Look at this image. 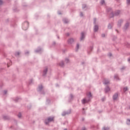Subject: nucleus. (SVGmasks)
<instances>
[{
  "label": "nucleus",
  "instance_id": "20e7f679",
  "mask_svg": "<svg viewBox=\"0 0 130 130\" xmlns=\"http://www.w3.org/2000/svg\"><path fill=\"white\" fill-rule=\"evenodd\" d=\"M85 37V34L84 32L81 33V40H83L84 39V38Z\"/></svg>",
  "mask_w": 130,
  "mask_h": 130
},
{
  "label": "nucleus",
  "instance_id": "2eb2a0df",
  "mask_svg": "<svg viewBox=\"0 0 130 130\" xmlns=\"http://www.w3.org/2000/svg\"><path fill=\"white\" fill-rule=\"evenodd\" d=\"M23 30H27L28 27H26V28H25V27H24V26L22 27Z\"/></svg>",
  "mask_w": 130,
  "mask_h": 130
},
{
  "label": "nucleus",
  "instance_id": "dca6fc26",
  "mask_svg": "<svg viewBox=\"0 0 130 130\" xmlns=\"http://www.w3.org/2000/svg\"><path fill=\"white\" fill-rule=\"evenodd\" d=\"M111 25H108V28H109V29H111Z\"/></svg>",
  "mask_w": 130,
  "mask_h": 130
},
{
  "label": "nucleus",
  "instance_id": "9b49d317",
  "mask_svg": "<svg viewBox=\"0 0 130 130\" xmlns=\"http://www.w3.org/2000/svg\"><path fill=\"white\" fill-rule=\"evenodd\" d=\"M87 96L90 98L92 96V94H91V93L89 92L88 94H87Z\"/></svg>",
  "mask_w": 130,
  "mask_h": 130
},
{
  "label": "nucleus",
  "instance_id": "4468645a",
  "mask_svg": "<svg viewBox=\"0 0 130 130\" xmlns=\"http://www.w3.org/2000/svg\"><path fill=\"white\" fill-rule=\"evenodd\" d=\"M39 90H41L42 89V85H41L39 87Z\"/></svg>",
  "mask_w": 130,
  "mask_h": 130
},
{
  "label": "nucleus",
  "instance_id": "f257e3e1",
  "mask_svg": "<svg viewBox=\"0 0 130 130\" xmlns=\"http://www.w3.org/2000/svg\"><path fill=\"white\" fill-rule=\"evenodd\" d=\"M53 120H54V118L53 117H50L48 118L47 119L45 120V123H46V124H48L49 122H51V121H53Z\"/></svg>",
  "mask_w": 130,
  "mask_h": 130
},
{
  "label": "nucleus",
  "instance_id": "412c9836",
  "mask_svg": "<svg viewBox=\"0 0 130 130\" xmlns=\"http://www.w3.org/2000/svg\"><path fill=\"white\" fill-rule=\"evenodd\" d=\"M18 117H21V114H18Z\"/></svg>",
  "mask_w": 130,
  "mask_h": 130
},
{
  "label": "nucleus",
  "instance_id": "39448f33",
  "mask_svg": "<svg viewBox=\"0 0 130 130\" xmlns=\"http://www.w3.org/2000/svg\"><path fill=\"white\" fill-rule=\"evenodd\" d=\"M94 30L95 32L98 31V26L95 25V26H94Z\"/></svg>",
  "mask_w": 130,
  "mask_h": 130
},
{
  "label": "nucleus",
  "instance_id": "a211bd4d",
  "mask_svg": "<svg viewBox=\"0 0 130 130\" xmlns=\"http://www.w3.org/2000/svg\"><path fill=\"white\" fill-rule=\"evenodd\" d=\"M3 4V1L2 0H0V5H2Z\"/></svg>",
  "mask_w": 130,
  "mask_h": 130
},
{
  "label": "nucleus",
  "instance_id": "aec40b11",
  "mask_svg": "<svg viewBox=\"0 0 130 130\" xmlns=\"http://www.w3.org/2000/svg\"><path fill=\"white\" fill-rule=\"evenodd\" d=\"M103 130H107V128H105V127H104V128H103Z\"/></svg>",
  "mask_w": 130,
  "mask_h": 130
},
{
  "label": "nucleus",
  "instance_id": "7ed1b4c3",
  "mask_svg": "<svg viewBox=\"0 0 130 130\" xmlns=\"http://www.w3.org/2000/svg\"><path fill=\"white\" fill-rule=\"evenodd\" d=\"M117 97H118V94H117V93H115L113 96V100H116V99H117Z\"/></svg>",
  "mask_w": 130,
  "mask_h": 130
},
{
  "label": "nucleus",
  "instance_id": "a878e982",
  "mask_svg": "<svg viewBox=\"0 0 130 130\" xmlns=\"http://www.w3.org/2000/svg\"><path fill=\"white\" fill-rule=\"evenodd\" d=\"M64 23H68V21H64Z\"/></svg>",
  "mask_w": 130,
  "mask_h": 130
},
{
  "label": "nucleus",
  "instance_id": "423d86ee",
  "mask_svg": "<svg viewBox=\"0 0 130 130\" xmlns=\"http://www.w3.org/2000/svg\"><path fill=\"white\" fill-rule=\"evenodd\" d=\"M104 84L105 85H107V84H109V81L108 80H105V82H104Z\"/></svg>",
  "mask_w": 130,
  "mask_h": 130
},
{
  "label": "nucleus",
  "instance_id": "0eeeda50",
  "mask_svg": "<svg viewBox=\"0 0 130 130\" xmlns=\"http://www.w3.org/2000/svg\"><path fill=\"white\" fill-rule=\"evenodd\" d=\"M110 90V88H109V87H107L105 89V91L106 92H108V91Z\"/></svg>",
  "mask_w": 130,
  "mask_h": 130
},
{
  "label": "nucleus",
  "instance_id": "cd10ccee",
  "mask_svg": "<svg viewBox=\"0 0 130 130\" xmlns=\"http://www.w3.org/2000/svg\"><path fill=\"white\" fill-rule=\"evenodd\" d=\"M8 67H9V64H7Z\"/></svg>",
  "mask_w": 130,
  "mask_h": 130
},
{
  "label": "nucleus",
  "instance_id": "6e6552de",
  "mask_svg": "<svg viewBox=\"0 0 130 130\" xmlns=\"http://www.w3.org/2000/svg\"><path fill=\"white\" fill-rule=\"evenodd\" d=\"M69 42L70 43H72V42H74V39H71L70 40H69Z\"/></svg>",
  "mask_w": 130,
  "mask_h": 130
},
{
  "label": "nucleus",
  "instance_id": "f03ea898",
  "mask_svg": "<svg viewBox=\"0 0 130 130\" xmlns=\"http://www.w3.org/2000/svg\"><path fill=\"white\" fill-rule=\"evenodd\" d=\"M89 101H90V100H87L86 99H84L82 100V103L83 104H85V103H87V102H89Z\"/></svg>",
  "mask_w": 130,
  "mask_h": 130
},
{
  "label": "nucleus",
  "instance_id": "f3484780",
  "mask_svg": "<svg viewBox=\"0 0 130 130\" xmlns=\"http://www.w3.org/2000/svg\"><path fill=\"white\" fill-rule=\"evenodd\" d=\"M130 3V0H127V4H129Z\"/></svg>",
  "mask_w": 130,
  "mask_h": 130
},
{
  "label": "nucleus",
  "instance_id": "5701e85b",
  "mask_svg": "<svg viewBox=\"0 0 130 130\" xmlns=\"http://www.w3.org/2000/svg\"><path fill=\"white\" fill-rule=\"evenodd\" d=\"M77 48H79V44H77Z\"/></svg>",
  "mask_w": 130,
  "mask_h": 130
},
{
  "label": "nucleus",
  "instance_id": "9d476101",
  "mask_svg": "<svg viewBox=\"0 0 130 130\" xmlns=\"http://www.w3.org/2000/svg\"><path fill=\"white\" fill-rule=\"evenodd\" d=\"M63 61H61L60 64H59V66H60V67H62L63 66Z\"/></svg>",
  "mask_w": 130,
  "mask_h": 130
},
{
  "label": "nucleus",
  "instance_id": "b1692460",
  "mask_svg": "<svg viewBox=\"0 0 130 130\" xmlns=\"http://www.w3.org/2000/svg\"><path fill=\"white\" fill-rule=\"evenodd\" d=\"M17 55H19L20 54V53L19 52H17Z\"/></svg>",
  "mask_w": 130,
  "mask_h": 130
},
{
  "label": "nucleus",
  "instance_id": "c85d7f7f",
  "mask_svg": "<svg viewBox=\"0 0 130 130\" xmlns=\"http://www.w3.org/2000/svg\"><path fill=\"white\" fill-rule=\"evenodd\" d=\"M64 130H67V129H64Z\"/></svg>",
  "mask_w": 130,
  "mask_h": 130
},
{
  "label": "nucleus",
  "instance_id": "bb28decb",
  "mask_svg": "<svg viewBox=\"0 0 130 130\" xmlns=\"http://www.w3.org/2000/svg\"><path fill=\"white\" fill-rule=\"evenodd\" d=\"M81 16H83V14L82 13L81 14Z\"/></svg>",
  "mask_w": 130,
  "mask_h": 130
},
{
  "label": "nucleus",
  "instance_id": "f8f14e48",
  "mask_svg": "<svg viewBox=\"0 0 130 130\" xmlns=\"http://www.w3.org/2000/svg\"><path fill=\"white\" fill-rule=\"evenodd\" d=\"M124 92L127 91V87H124L123 89Z\"/></svg>",
  "mask_w": 130,
  "mask_h": 130
},
{
  "label": "nucleus",
  "instance_id": "4be33fe9",
  "mask_svg": "<svg viewBox=\"0 0 130 130\" xmlns=\"http://www.w3.org/2000/svg\"><path fill=\"white\" fill-rule=\"evenodd\" d=\"M4 93H5V94H7V91H4Z\"/></svg>",
  "mask_w": 130,
  "mask_h": 130
},
{
  "label": "nucleus",
  "instance_id": "6ab92c4d",
  "mask_svg": "<svg viewBox=\"0 0 130 130\" xmlns=\"http://www.w3.org/2000/svg\"><path fill=\"white\" fill-rule=\"evenodd\" d=\"M102 37H105V35L103 34V35H102Z\"/></svg>",
  "mask_w": 130,
  "mask_h": 130
},
{
  "label": "nucleus",
  "instance_id": "393cba45",
  "mask_svg": "<svg viewBox=\"0 0 130 130\" xmlns=\"http://www.w3.org/2000/svg\"><path fill=\"white\" fill-rule=\"evenodd\" d=\"M128 61L130 62V58L128 59Z\"/></svg>",
  "mask_w": 130,
  "mask_h": 130
},
{
  "label": "nucleus",
  "instance_id": "1a4fd4ad",
  "mask_svg": "<svg viewBox=\"0 0 130 130\" xmlns=\"http://www.w3.org/2000/svg\"><path fill=\"white\" fill-rule=\"evenodd\" d=\"M46 73H47V68L44 71V74L46 75Z\"/></svg>",
  "mask_w": 130,
  "mask_h": 130
},
{
  "label": "nucleus",
  "instance_id": "ddd939ff",
  "mask_svg": "<svg viewBox=\"0 0 130 130\" xmlns=\"http://www.w3.org/2000/svg\"><path fill=\"white\" fill-rule=\"evenodd\" d=\"M105 2H104V0H102L101 1V4H102V5H104V4H105Z\"/></svg>",
  "mask_w": 130,
  "mask_h": 130
}]
</instances>
